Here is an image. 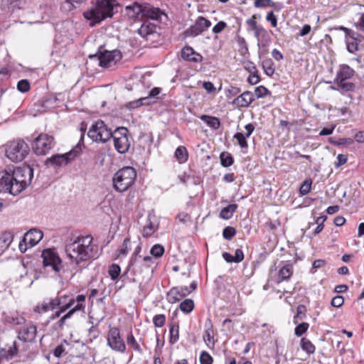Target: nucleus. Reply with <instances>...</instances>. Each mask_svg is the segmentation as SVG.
Segmentation results:
<instances>
[{"label": "nucleus", "mask_w": 364, "mask_h": 364, "mask_svg": "<svg viewBox=\"0 0 364 364\" xmlns=\"http://www.w3.org/2000/svg\"><path fill=\"white\" fill-rule=\"evenodd\" d=\"M129 131L126 127H117L113 132L108 129L105 122L98 120L90 128L87 136L96 142L105 143L112 138L116 151L121 154L128 152L131 142L129 139Z\"/></svg>", "instance_id": "f257e3e1"}, {"label": "nucleus", "mask_w": 364, "mask_h": 364, "mask_svg": "<svg viewBox=\"0 0 364 364\" xmlns=\"http://www.w3.org/2000/svg\"><path fill=\"white\" fill-rule=\"evenodd\" d=\"M33 178V169L29 165L0 172V193L17 196L31 184Z\"/></svg>", "instance_id": "f03ea898"}, {"label": "nucleus", "mask_w": 364, "mask_h": 364, "mask_svg": "<svg viewBox=\"0 0 364 364\" xmlns=\"http://www.w3.org/2000/svg\"><path fill=\"white\" fill-rule=\"evenodd\" d=\"M91 235H78L70 238L65 245L68 257L77 264L82 262L95 259L98 257L97 246L92 244Z\"/></svg>", "instance_id": "7ed1b4c3"}, {"label": "nucleus", "mask_w": 364, "mask_h": 364, "mask_svg": "<svg viewBox=\"0 0 364 364\" xmlns=\"http://www.w3.org/2000/svg\"><path fill=\"white\" fill-rule=\"evenodd\" d=\"M120 4L117 0H97L94 8L85 11L84 17L90 21V26H94L108 18H112L117 12Z\"/></svg>", "instance_id": "20e7f679"}, {"label": "nucleus", "mask_w": 364, "mask_h": 364, "mask_svg": "<svg viewBox=\"0 0 364 364\" xmlns=\"http://www.w3.org/2000/svg\"><path fill=\"white\" fill-rule=\"evenodd\" d=\"M153 263V258L150 256H145L143 259L129 260V264L122 275V277H125L129 272L132 275L130 282L133 283H139V288L142 287V282L149 280L153 269L151 268V264Z\"/></svg>", "instance_id": "39448f33"}, {"label": "nucleus", "mask_w": 364, "mask_h": 364, "mask_svg": "<svg viewBox=\"0 0 364 364\" xmlns=\"http://www.w3.org/2000/svg\"><path fill=\"white\" fill-rule=\"evenodd\" d=\"M136 178L135 168L132 166H124L114 174L113 188L119 193L124 192L134 183Z\"/></svg>", "instance_id": "423d86ee"}, {"label": "nucleus", "mask_w": 364, "mask_h": 364, "mask_svg": "<svg viewBox=\"0 0 364 364\" xmlns=\"http://www.w3.org/2000/svg\"><path fill=\"white\" fill-rule=\"evenodd\" d=\"M82 144H83V135L73 149L63 154L52 155L45 161V165L48 167L59 168L68 164L79 155L82 151Z\"/></svg>", "instance_id": "0eeeda50"}, {"label": "nucleus", "mask_w": 364, "mask_h": 364, "mask_svg": "<svg viewBox=\"0 0 364 364\" xmlns=\"http://www.w3.org/2000/svg\"><path fill=\"white\" fill-rule=\"evenodd\" d=\"M29 152L28 144L21 139L8 143L5 149L6 157L15 163L22 161Z\"/></svg>", "instance_id": "6e6552de"}, {"label": "nucleus", "mask_w": 364, "mask_h": 364, "mask_svg": "<svg viewBox=\"0 0 364 364\" xmlns=\"http://www.w3.org/2000/svg\"><path fill=\"white\" fill-rule=\"evenodd\" d=\"M89 57L90 58H97L100 66L109 68L115 65L122 59V55L118 50H107L102 46H100L96 54L90 55Z\"/></svg>", "instance_id": "1a4fd4ad"}, {"label": "nucleus", "mask_w": 364, "mask_h": 364, "mask_svg": "<svg viewBox=\"0 0 364 364\" xmlns=\"http://www.w3.org/2000/svg\"><path fill=\"white\" fill-rule=\"evenodd\" d=\"M33 151L36 155H46L54 146L53 136L41 133L34 139Z\"/></svg>", "instance_id": "9d476101"}, {"label": "nucleus", "mask_w": 364, "mask_h": 364, "mask_svg": "<svg viewBox=\"0 0 364 364\" xmlns=\"http://www.w3.org/2000/svg\"><path fill=\"white\" fill-rule=\"evenodd\" d=\"M43 232L37 229H31L23 236L22 240L19 242V250L21 252H25L27 250V245L32 247L37 245L43 238Z\"/></svg>", "instance_id": "9b49d317"}, {"label": "nucleus", "mask_w": 364, "mask_h": 364, "mask_svg": "<svg viewBox=\"0 0 364 364\" xmlns=\"http://www.w3.org/2000/svg\"><path fill=\"white\" fill-rule=\"evenodd\" d=\"M211 26V22L203 16H198L194 24L187 28L183 34L185 37H196L202 34Z\"/></svg>", "instance_id": "f8f14e48"}, {"label": "nucleus", "mask_w": 364, "mask_h": 364, "mask_svg": "<svg viewBox=\"0 0 364 364\" xmlns=\"http://www.w3.org/2000/svg\"><path fill=\"white\" fill-rule=\"evenodd\" d=\"M107 345L113 350L119 353H124L126 345L120 336L119 329L114 327L109 329L107 335Z\"/></svg>", "instance_id": "ddd939ff"}, {"label": "nucleus", "mask_w": 364, "mask_h": 364, "mask_svg": "<svg viewBox=\"0 0 364 364\" xmlns=\"http://www.w3.org/2000/svg\"><path fill=\"white\" fill-rule=\"evenodd\" d=\"M41 257L45 267H51L55 272H59L63 268L62 260L55 251L45 250L42 252Z\"/></svg>", "instance_id": "4468645a"}, {"label": "nucleus", "mask_w": 364, "mask_h": 364, "mask_svg": "<svg viewBox=\"0 0 364 364\" xmlns=\"http://www.w3.org/2000/svg\"><path fill=\"white\" fill-rule=\"evenodd\" d=\"M122 13L124 17L129 21L141 20L142 19V4L134 2L132 4L125 6Z\"/></svg>", "instance_id": "2eb2a0df"}, {"label": "nucleus", "mask_w": 364, "mask_h": 364, "mask_svg": "<svg viewBox=\"0 0 364 364\" xmlns=\"http://www.w3.org/2000/svg\"><path fill=\"white\" fill-rule=\"evenodd\" d=\"M191 293V290L187 286L175 287L171 288L168 292L167 300L169 303L175 304Z\"/></svg>", "instance_id": "dca6fc26"}, {"label": "nucleus", "mask_w": 364, "mask_h": 364, "mask_svg": "<svg viewBox=\"0 0 364 364\" xmlns=\"http://www.w3.org/2000/svg\"><path fill=\"white\" fill-rule=\"evenodd\" d=\"M37 333L36 326L31 323H27L21 327L18 331V338L23 342L34 341Z\"/></svg>", "instance_id": "f3484780"}, {"label": "nucleus", "mask_w": 364, "mask_h": 364, "mask_svg": "<svg viewBox=\"0 0 364 364\" xmlns=\"http://www.w3.org/2000/svg\"><path fill=\"white\" fill-rule=\"evenodd\" d=\"M164 13L159 8L154 7L149 4H142V18H146L152 20L159 21Z\"/></svg>", "instance_id": "a211bd4d"}, {"label": "nucleus", "mask_w": 364, "mask_h": 364, "mask_svg": "<svg viewBox=\"0 0 364 364\" xmlns=\"http://www.w3.org/2000/svg\"><path fill=\"white\" fill-rule=\"evenodd\" d=\"M181 57L185 60L190 62L200 63L203 60V56L189 46H186L182 49Z\"/></svg>", "instance_id": "6ab92c4d"}, {"label": "nucleus", "mask_w": 364, "mask_h": 364, "mask_svg": "<svg viewBox=\"0 0 364 364\" xmlns=\"http://www.w3.org/2000/svg\"><path fill=\"white\" fill-rule=\"evenodd\" d=\"M84 309V306L82 304H79L75 306L73 308L70 309L64 316H63L58 322H56L54 325V328L55 329L63 330L64 326L66 325V322L68 319L70 318L77 311Z\"/></svg>", "instance_id": "aec40b11"}, {"label": "nucleus", "mask_w": 364, "mask_h": 364, "mask_svg": "<svg viewBox=\"0 0 364 364\" xmlns=\"http://www.w3.org/2000/svg\"><path fill=\"white\" fill-rule=\"evenodd\" d=\"M254 100L253 94L250 91H245L237 97L233 103L237 107H247Z\"/></svg>", "instance_id": "412c9836"}, {"label": "nucleus", "mask_w": 364, "mask_h": 364, "mask_svg": "<svg viewBox=\"0 0 364 364\" xmlns=\"http://www.w3.org/2000/svg\"><path fill=\"white\" fill-rule=\"evenodd\" d=\"M205 328L203 336V340L210 348H213L215 346L214 333L213 325L210 319L208 320V323H205Z\"/></svg>", "instance_id": "4be33fe9"}, {"label": "nucleus", "mask_w": 364, "mask_h": 364, "mask_svg": "<svg viewBox=\"0 0 364 364\" xmlns=\"http://www.w3.org/2000/svg\"><path fill=\"white\" fill-rule=\"evenodd\" d=\"M293 274V267L291 264H287L283 266L279 271L277 282L280 283L283 281H287L290 279Z\"/></svg>", "instance_id": "5701e85b"}, {"label": "nucleus", "mask_w": 364, "mask_h": 364, "mask_svg": "<svg viewBox=\"0 0 364 364\" xmlns=\"http://www.w3.org/2000/svg\"><path fill=\"white\" fill-rule=\"evenodd\" d=\"M354 74V70L348 65H342L337 73L336 80H346L350 79Z\"/></svg>", "instance_id": "b1692460"}, {"label": "nucleus", "mask_w": 364, "mask_h": 364, "mask_svg": "<svg viewBox=\"0 0 364 364\" xmlns=\"http://www.w3.org/2000/svg\"><path fill=\"white\" fill-rule=\"evenodd\" d=\"M18 347L16 346V343L14 342L12 346H11L9 349H1V358H4L6 360H9L15 357L18 354Z\"/></svg>", "instance_id": "393cba45"}, {"label": "nucleus", "mask_w": 364, "mask_h": 364, "mask_svg": "<svg viewBox=\"0 0 364 364\" xmlns=\"http://www.w3.org/2000/svg\"><path fill=\"white\" fill-rule=\"evenodd\" d=\"M237 208V205L235 203L230 204L228 206L222 208L220 213V218L225 220L230 219L232 217Z\"/></svg>", "instance_id": "a878e982"}, {"label": "nucleus", "mask_w": 364, "mask_h": 364, "mask_svg": "<svg viewBox=\"0 0 364 364\" xmlns=\"http://www.w3.org/2000/svg\"><path fill=\"white\" fill-rule=\"evenodd\" d=\"M174 156L179 163H185L188 159L187 149L183 146H178L175 151Z\"/></svg>", "instance_id": "bb28decb"}, {"label": "nucleus", "mask_w": 364, "mask_h": 364, "mask_svg": "<svg viewBox=\"0 0 364 364\" xmlns=\"http://www.w3.org/2000/svg\"><path fill=\"white\" fill-rule=\"evenodd\" d=\"M1 7L5 9H21V0H0Z\"/></svg>", "instance_id": "cd10ccee"}, {"label": "nucleus", "mask_w": 364, "mask_h": 364, "mask_svg": "<svg viewBox=\"0 0 364 364\" xmlns=\"http://www.w3.org/2000/svg\"><path fill=\"white\" fill-rule=\"evenodd\" d=\"M200 119L214 129H218L220 126V122L218 117L202 115Z\"/></svg>", "instance_id": "c85d7f7f"}, {"label": "nucleus", "mask_w": 364, "mask_h": 364, "mask_svg": "<svg viewBox=\"0 0 364 364\" xmlns=\"http://www.w3.org/2000/svg\"><path fill=\"white\" fill-rule=\"evenodd\" d=\"M5 321L8 323L14 325H23L26 323V319L17 314L6 316L5 317Z\"/></svg>", "instance_id": "c756f323"}, {"label": "nucleus", "mask_w": 364, "mask_h": 364, "mask_svg": "<svg viewBox=\"0 0 364 364\" xmlns=\"http://www.w3.org/2000/svg\"><path fill=\"white\" fill-rule=\"evenodd\" d=\"M169 342L171 344L176 343L179 339V326L177 323L170 324Z\"/></svg>", "instance_id": "7c9ffc66"}, {"label": "nucleus", "mask_w": 364, "mask_h": 364, "mask_svg": "<svg viewBox=\"0 0 364 364\" xmlns=\"http://www.w3.org/2000/svg\"><path fill=\"white\" fill-rule=\"evenodd\" d=\"M14 240V235L11 232H5L0 237V245L4 249L9 248Z\"/></svg>", "instance_id": "2f4dec72"}, {"label": "nucleus", "mask_w": 364, "mask_h": 364, "mask_svg": "<svg viewBox=\"0 0 364 364\" xmlns=\"http://www.w3.org/2000/svg\"><path fill=\"white\" fill-rule=\"evenodd\" d=\"M69 299V296L64 295L61 296H57L55 299H50L48 302L50 310H53L56 307H58L61 304H64L65 300Z\"/></svg>", "instance_id": "473e14b6"}, {"label": "nucleus", "mask_w": 364, "mask_h": 364, "mask_svg": "<svg viewBox=\"0 0 364 364\" xmlns=\"http://www.w3.org/2000/svg\"><path fill=\"white\" fill-rule=\"evenodd\" d=\"M300 346L301 349L309 354H312L315 352V346L306 338H302L301 339Z\"/></svg>", "instance_id": "72a5a7b5"}, {"label": "nucleus", "mask_w": 364, "mask_h": 364, "mask_svg": "<svg viewBox=\"0 0 364 364\" xmlns=\"http://www.w3.org/2000/svg\"><path fill=\"white\" fill-rule=\"evenodd\" d=\"M220 164L223 167H229L234 163L232 156L228 153L223 151L220 155Z\"/></svg>", "instance_id": "f704fd0d"}, {"label": "nucleus", "mask_w": 364, "mask_h": 364, "mask_svg": "<svg viewBox=\"0 0 364 364\" xmlns=\"http://www.w3.org/2000/svg\"><path fill=\"white\" fill-rule=\"evenodd\" d=\"M156 230V226L151 221L150 215L148 217V223L144 226L142 235L149 237L154 234Z\"/></svg>", "instance_id": "c9c22d12"}, {"label": "nucleus", "mask_w": 364, "mask_h": 364, "mask_svg": "<svg viewBox=\"0 0 364 364\" xmlns=\"http://www.w3.org/2000/svg\"><path fill=\"white\" fill-rule=\"evenodd\" d=\"M179 309L183 313L189 314L194 309V302L191 299H186L180 304Z\"/></svg>", "instance_id": "e433bc0d"}, {"label": "nucleus", "mask_w": 364, "mask_h": 364, "mask_svg": "<svg viewBox=\"0 0 364 364\" xmlns=\"http://www.w3.org/2000/svg\"><path fill=\"white\" fill-rule=\"evenodd\" d=\"M336 82L342 92H351L355 90V85L353 82L346 80H336Z\"/></svg>", "instance_id": "4c0bfd02"}, {"label": "nucleus", "mask_w": 364, "mask_h": 364, "mask_svg": "<svg viewBox=\"0 0 364 364\" xmlns=\"http://www.w3.org/2000/svg\"><path fill=\"white\" fill-rule=\"evenodd\" d=\"M127 345L131 346L135 351L139 353H142L143 350L139 344L136 341L132 331H130L127 336Z\"/></svg>", "instance_id": "58836bf2"}, {"label": "nucleus", "mask_w": 364, "mask_h": 364, "mask_svg": "<svg viewBox=\"0 0 364 364\" xmlns=\"http://www.w3.org/2000/svg\"><path fill=\"white\" fill-rule=\"evenodd\" d=\"M262 68L265 74L268 76H272L274 73V63L270 58L264 59L262 61Z\"/></svg>", "instance_id": "ea45409f"}, {"label": "nucleus", "mask_w": 364, "mask_h": 364, "mask_svg": "<svg viewBox=\"0 0 364 364\" xmlns=\"http://www.w3.org/2000/svg\"><path fill=\"white\" fill-rule=\"evenodd\" d=\"M108 273L109 275L110 276L111 279L114 281L119 277L121 273V268L118 264H112L109 267Z\"/></svg>", "instance_id": "a19ab883"}, {"label": "nucleus", "mask_w": 364, "mask_h": 364, "mask_svg": "<svg viewBox=\"0 0 364 364\" xmlns=\"http://www.w3.org/2000/svg\"><path fill=\"white\" fill-rule=\"evenodd\" d=\"M306 307L300 304L296 308V315L294 317V323H297V319L302 320L306 317Z\"/></svg>", "instance_id": "79ce46f5"}, {"label": "nucleus", "mask_w": 364, "mask_h": 364, "mask_svg": "<svg viewBox=\"0 0 364 364\" xmlns=\"http://www.w3.org/2000/svg\"><path fill=\"white\" fill-rule=\"evenodd\" d=\"M233 138L237 141L238 144L242 149H247L248 147V144L243 133L237 132L234 134Z\"/></svg>", "instance_id": "37998d69"}, {"label": "nucleus", "mask_w": 364, "mask_h": 364, "mask_svg": "<svg viewBox=\"0 0 364 364\" xmlns=\"http://www.w3.org/2000/svg\"><path fill=\"white\" fill-rule=\"evenodd\" d=\"M150 253L155 257H161L164 253V247L161 245L156 244L151 248Z\"/></svg>", "instance_id": "c03bdc74"}, {"label": "nucleus", "mask_w": 364, "mask_h": 364, "mask_svg": "<svg viewBox=\"0 0 364 364\" xmlns=\"http://www.w3.org/2000/svg\"><path fill=\"white\" fill-rule=\"evenodd\" d=\"M309 326V323L306 322H302L301 323L298 324L294 329L295 335L297 337L301 336L304 333L307 331Z\"/></svg>", "instance_id": "a18cd8bd"}, {"label": "nucleus", "mask_w": 364, "mask_h": 364, "mask_svg": "<svg viewBox=\"0 0 364 364\" xmlns=\"http://www.w3.org/2000/svg\"><path fill=\"white\" fill-rule=\"evenodd\" d=\"M31 88L30 82L28 80H21L17 83V89L19 92L25 93Z\"/></svg>", "instance_id": "49530a36"}, {"label": "nucleus", "mask_w": 364, "mask_h": 364, "mask_svg": "<svg viewBox=\"0 0 364 364\" xmlns=\"http://www.w3.org/2000/svg\"><path fill=\"white\" fill-rule=\"evenodd\" d=\"M236 234V230L233 227L228 226L223 229V236L227 240H230Z\"/></svg>", "instance_id": "de8ad7c7"}, {"label": "nucleus", "mask_w": 364, "mask_h": 364, "mask_svg": "<svg viewBox=\"0 0 364 364\" xmlns=\"http://www.w3.org/2000/svg\"><path fill=\"white\" fill-rule=\"evenodd\" d=\"M237 43L240 47L239 50L242 54L248 53V46L245 39L243 37L238 36L237 38Z\"/></svg>", "instance_id": "09e8293b"}, {"label": "nucleus", "mask_w": 364, "mask_h": 364, "mask_svg": "<svg viewBox=\"0 0 364 364\" xmlns=\"http://www.w3.org/2000/svg\"><path fill=\"white\" fill-rule=\"evenodd\" d=\"M311 183V180H306L303 182L299 189V193L301 196H305L310 192Z\"/></svg>", "instance_id": "8fccbe9b"}, {"label": "nucleus", "mask_w": 364, "mask_h": 364, "mask_svg": "<svg viewBox=\"0 0 364 364\" xmlns=\"http://www.w3.org/2000/svg\"><path fill=\"white\" fill-rule=\"evenodd\" d=\"M254 31L255 37L259 41L260 38H264L267 36V31L261 25L258 26L257 28L252 30Z\"/></svg>", "instance_id": "3c124183"}, {"label": "nucleus", "mask_w": 364, "mask_h": 364, "mask_svg": "<svg viewBox=\"0 0 364 364\" xmlns=\"http://www.w3.org/2000/svg\"><path fill=\"white\" fill-rule=\"evenodd\" d=\"M166 323V316L164 314H156L153 318V323L156 327H162Z\"/></svg>", "instance_id": "603ef678"}, {"label": "nucleus", "mask_w": 364, "mask_h": 364, "mask_svg": "<svg viewBox=\"0 0 364 364\" xmlns=\"http://www.w3.org/2000/svg\"><path fill=\"white\" fill-rule=\"evenodd\" d=\"M269 94V91L262 85L256 87L255 90V95L257 99L262 98Z\"/></svg>", "instance_id": "864d4df0"}, {"label": "nucleus", "mask_w": 364, "mask_h": 364, "mask_svg": "<svg viewBox=\"0 0 364 364\" xmlns=\"http://www.w3.org/2000/svg\"><path fill=\"white\" fill-rule=\"evenodd\" d=\"M213 358L206 351H203L200 356V364H213Z\"/></svg>", "instance_id": "5fc2aeb1"}, {"label": "nucleus", "mask_w": 364, "mask_h": 364, "mask_svg": "<svg viewBox=\"0 0 364 364\" xmlns=\"http://www.w3.org/2000/svg\"><path fill=\"white\" fill-rule=\"evenodd\" d=\"M265 19H266L267 21L270 23L271 26L273 28H277V18L274 15L273 11H270L267 12Z\"/></svg>", "instance_id": "6e6d98bb"}, {"label": "nucleus", "mask_w": 364, "mask_h": 364, "mask_svg": "<svg viewBox=\"0 0 364 364\" xmlns=\"http://www.w3.org/2000/svg\"><path fill=\"white\" fill-rule=\"evenodd\" d=\"M272 2V0H254V6L255 8L270 7Z\"/></svg>", "instance_id": "4d7b16f0"}, {"label": "nucleus", "mask_w": 364, "mask_h": 364, "mask_svg": "<svg viewBox=\"0 0 364 364\" xmlns=\"http://www.w3.org/2000/svg\"><path fill=\"white\" fill-rule=\"evenodd\" d=\"M131 241L129 238H125L123 241L121 249L119 250V254L126 255L129 250H130L129 245H130Z\"/></svg>", "instance_id": "13d9d810"}, {"label": "nucleus", "mask_w": 364, "mask_h": 364, "mask_svg": "<svg viewBox=\"0 0 364 364\" xmlns=\"http://www.w3.org/2000/svg\"><path fill=\"white\" fill-rule=\"evenodd\" d=\"M330 142L332 144L341 146L344 144H350L353 142V141L350 138H341L338 141H333L331 139H330Z\"/></svg>", "instance_id": "bf43d9fd"}, {"label": "nucleus", "mask_w": 364, "mask_h": 364, "mask_svg": "<svg viewBox=\"0 0 364 364\" xmlns=\"http://www.w3.org/2000/svg\"><path fill=\"white\" fill-rule=\"evenodd\" d=\"M344 303V299L342 296H334L331 302V304L333 307H341Z\"/></svg>", "instance_id": "052dcab7"}, {"label": "nucleus", "mask_w": 364, "mask_h": 364, "mask_svg": "<svg viewBox=\"0 0 364 364\" xmlns=\"http://www.w3.org/2000/svg\"><path fill=\"white\" fill-rule=\"evenodd\" d=\"M347 36L351 38L353 41L358 43L361 42V40L364 38L360 34L353 31V30H348Z\"/></svg>", "instance_id": "680f3d73"}, {"label": "nucleus", "mask_w": 364, "mask_h": 364, "mask_svg": "<svg viewBox=\"0 0 364 364\" xmlns=\"http://www.w3.org/2000/svg\"><path fill=\"white\" fill-rule=\"evenodd\" d=\"M227 27L225 21H220L213 28V32L215 34L221 33Z\"/></svg>", "instance_id": "e2e57ef3"}, {"label": "nucleus", "mask_w": 364, "mask_h": 364, "mask_svg": "<svg viewBox=\"0 0 364 364\" xmlns=\"http://www.w3.org/2000/svg\"><path fill=\"white\" fill-rule=\"evenodd\" d=\"M48 310H50V309L48 307V302L46 301H44L42 304L36 306L34 309V311L39 314L47 312Z\"/></svg>", "instance_id": "0e129e2a"}, {"label": "nucleus", "mask_w": 364, "mask_h": 364, "mask_svg": "<svg viewBox=\"0 0 364 364\" xmlns=\"http://www.w3.org/2000/svg\"><path fill=\"white\" fill-rule=\"evenodd\" d=\"M144 99L139 98L136 100L131 101L126 105V107L129 109H133L141 106V100Z\"/></svg>", "instance_id": "69168bd1"}, {"label": "nucleus", "mask_w": 364, "mask_h": 364, "mask_svg": "<svg viewBox=\"0 0 364 364\" xmlns=\"http://www.w3.org/2000/svg\"><path fill=\"white\" fill-rule=\"evenodd\" d=\"M176 219H178L179 220V222H181L183 224H186L188 222L191 221V216L188 213H178L176 216Z\"/></svg>", "instance_id": "338daca9"}, {"label": "nucleus", "mask_w": 364, "mask_h": 364, "mask_svg": "<svg viewBox=\"0 0 364 364\" xmlns=\"http://www.w3.org/2000/svg\"><path fill=\"white\" fill-rule=\"evenodd\" d=\"M234 262L239 263L242 262L244 259V254L241 249H237L235 252V255L233 256Z\"/></svg>", "instance_id": "774afa93"}]
</instances>
